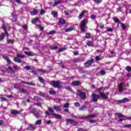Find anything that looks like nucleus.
<instances>
[{"instance_id":"nucleus-20","label":"nucleus","mask_w":131,"mask_h":131,"mask_svg":"<svg viewBox=\"0 0 131 131\" xmlns=\"http://www.w3.org/2000/svg\"><path fill=\"white\" fill-rule=\"evenodd\" d=\"M11 114H14V115H17L20 114V112L17 110H12L11 111Z\"/></svg>"},{"instance_id":"nucleus-43","label":"nucleus","mask_w":131,"mask_h":131,"mask_svg":"<svg viewBox=\"0 0 131 131\" xmlns=\"http://www.w3.org/2000/svg\"><path fill=\"white\" fill-rule=\"evenodd\" d=\"M50 95H56V91H49Z\"/></svg>"},{"instance_id":"nucleus-3","label":"nucleus","mask_w":131,"mask_h":131,"mask_svg":"<svg viewBox=\"0 0 131 131\" xmlns=\"http://www.w3.org/2000/svg\"><path fill=\"white\" fill-rule=\"evenodd\" d=\"M88 20L85 19L81 21L80 26L81 28V30H82V31L83 32H85L86 31V30H85V28H86V24H88Z\"/></svg>"},{"instance_id":"nucleus-9","label":"nucleus","mask_w":131,"mask_h":131,"mask_svg":"<svg viewBox=\"0 0 131 131\" xmlns=\"http://www.w3.org/2000/svg\"><path fill=\"white\" fill-rule=\"evenodd\" d=\"M93 117H96V115L92 114L91 115H88L85 117H81L80 119H88V118H93Z\"/></svg>"},{"instance_id":"nucleus-18","label":"nucleus","mask_w":131,"mask_h":131,"mask_svg":"<svg viewBox=\"0 0 131 131\" xmlns=\"http://www.w3.org/2000/svg\"><path fill=\"white\" fill-rule=\"evenodd\" d=\"M84 14H85V10H83L78 16L79 19H82V17L84 15Z\"/></svg>"},{"instance_id":"nucleus-54","label":"nucleus","mask_w":131,"mask_h":131,"mask_svg":"<svg viewBox=\"0 0 131 131\" xmlns=\"http://www.w3.org/2000/svg\"><path fill=\"white\" fill-rule=\"evenodd\" d=\"M7 42H8V43H14V41L13 39H9L7 40Z\"/></svg>"},{"instance_id":"nucleus-36","label":"nucleus","mask_w":131,"mask_h":131,"mask_svg":"<svg viewBox=\"0 0 131 131\" xmlns=\"http://www.w3.org/2000/svg\"><path fill=\"white\" fill-rule=\"evenodd\" d=\"M126 71H128V72H130L131 71V67L130 66H126Z\"/></svg>"},{"instance_id":"nucleus-52","label":"nucleus","mask_w":131,"mask_h":131,"mask_svg":"<svg viewBox=\"0 0 131 131\" xmlns=\"http://www.w3.org/2000/svg\"><path fill=\"white\" fill-rule=\"evenodd\" d=\"M77 131H88V130L86 129H83V128L80 127V128H79L77 129Z\"/></svg>"},{"instance_id":"nucleus-44","label":"nucleus","mask_w":131,"mask_h":131,"mask_svg":"<svg viewBox=\"0 0 131 131\" xmlns=\"http://www.w3.org/2000/svg\"><path fill=\"white\" fill-rule=\"evenodd\" d=\"M34 115L36 118H39V117H40V114L38 113L34 114Z\"/></svg>"},{"instance_id":"nucleus-30","label":"nucleus","mask_w":131,"mask_h":131,"mask_svg":"<svg viewBox=\"0 0 131 131\" xmlns=\"http://www.w3.org/2000/svg\"><path fill=\"white\" fill-rule=\"evenodd\" d=\"M35 124H36V125H39L41 124V120H37L35 122Z\"/></svg>"},{"instance_id":"nucleus-49","label":"nucleus","mask_w":131,"mask_h":131,"mask_svg":"<svg viewBox=\"0 0 131 131\" xmlns=\"http://www.w3.org/2000/svg\"><path fill=\"white\" fill-rule=\"evenodd\" d=\"M74 106H75L76 107H79V106H80V103H79V102H75L74 103Z\"/></svg>"},{"instance_id":"nucleus-7","label":"nucleus","mask_w":131,"mask_h":131,"mask_svg":"<svg viewBox=\"0 0 131 131\" xmlns=\"http://www.w3.org/2000/svg\"><path fill=\"white\" fill-rule=\"evenodd\" d=\"M72 85H74V86H78V85H80L81 84V83H80V81L78 80L73 81L71 83Z\"/></svg>"},{"instance_id":"nucleus-23","label":"nucleus","mask_w":131,"mask_h":131,"mask_svg":"<svg viewBox=\"0 0 131 131\" xmlns=\"http://www.w3.org/2000/svg\"><path fill=\"white\" fill-rule=\"evenodd\" d=\"M86 109V106L85 105H83L79 108V111H84Z\"/></svg>"},{"instance_id":"nucleus-59","label":"nucleus","mask_w":131,"mask_h":131,"mask_svg":"<svg viewBox=\"0 0 131 131\" xmlns=\"http://www.w3.org/2000/svg\"><path fill=\"white\" fill-rule=\"evenodd\" d=\"M16 3L18 4V5H21V4H23V3L21 2V0H15Z\"/></svg>"},{"instance_id":"nucleus-14","label":"nucleus","mask_w":131,"mask_h":131,"mask_svg":"<svg viewBox=\"0 0 131 131\" xmlns=\"http://www.w3.org/2000/svg\"><path fill=\"white\" fill-rule=\"evenodd\" d=\"M129 101V100L127 98H124L122 100H118V102H119V103H125V102H128Z\"/></svg>"},{"instance_id":"nucleus-24","label":"nucleus","mask_w":131,"mask_h":131,"mask_svg":"<svg viewBox=\"0 0 131 131\" xmlns=\"http://www.w3.org/2000/svg\"><path fill=\"white\" fill-rule=\"evenodd\" d=\"M20 93H23L24 94H28V91L24 89H20Z\"/></svg>"},{"instance_id":"nucleus-39","label":"nucleus","mask_w":131,"mask_h":131,"mask_svg":"<svg viewBox=\"0 0 131 131\" xmlns=\"http://www.w3.org/2000/svg\"><path fill=\"white\" fill-rule=\"evenodd\" d=\"M91 36H92V34H91V33H88L86 34L85 38H91Z\"/></svg>"},{"instance_id":"nucleus-41","label":"nucleus","mask_w":131,"mask_h":131,"mask_svg":"<svg viewBox=\"0 0 131 131\" xmlns=\"http://www.w3.org/2000/svg\"><path fill=\"white\" fill-rule=\"evenodd\" d=\"M118 116L119 118H121L122 117H125V116L124 115L122 114L121 113L118 114Z\"/></svg>"},{"instance_id":"nucleus-13","label":"nucleus","mask_w":131,"mask_h":131,"mask_svg":"<svg viewBox=\"0 0 131 131\" xmlns=\"http://www.w3.org/2000/svg\"><path fill=\"white\" fill-rule=\"evenodd\" d=\"M51 15H52L53 18H58V12L52 11Z\"/></svg>"},{"instance_id":"nucleus-4","label":"nucleus","mask_w":131,"mask_h":131,"mask_svg":"<svg viewBox=\"0 0 131 131\" xmlns=\"http://www.w3.org/2000/svg\"><path fill=\"white\" fill-rule=\"evenodd\" d=\"M66 122H68V123H69V124L73 125V126H76L77 125H78V122L75 121V120H73L72 119H67Z\"/></svg>"},{"instance_id":"nucleus-60","label":"nucleus","mask_w":131,"mask_h":131,"mask_svg":"<svg viewBox=\"0 0 131 131\" xmlns=\"http://www.w3.org/2000/svg\"><path fill=\"white\" fill-rule=\"evenodd\" d=\"M102 90H103V86H101L100 88L97 89V91L99 93H100V92H102Z\"/></svg>"},{"instance_id":"nucleus-5","label":"nucleus","mask_w":131,"mask_h":131,"mask_svg":"<svg viewBox=\"0 0 131 131\" xmlns=\"http://www.w3.org/2000/svg\"><path fill=\"white\" fill-rule=\"evenodd\" d=\"M77 94L81 100H84L86 97V94L84 92H81L80 90L77 91Z\"/></svg>"},{"instance_id":"nucleus-56","label":"nucleus","mask_w":131,"mask_h":131,"mask_svg":"<svg viewBox=\"0 0 131 131\" xmlns=\"http://www.w3.org/2000/svg\"><path fill=\"white\" fill-rule=\"evenodd\" d=\"M48 111H49V112H51V113H54V110H53V108H52V107H48Z\"/></svg>"},{"instance_id":"nucleus-28","label":"nucleus","mask_w":131,"mask_h":131,"mask_svg":"<svg viewBox=\"0 0 131 131\" xmlns=\"http://www.w3.org/2000/svg\"><path fill=\"white\" fill-rule=\"evenodd\" d=\"M29 127L31 129V130H34V129H35V128H36V127H35L34 126H33V125H32V124H30Z\"/></svg>"},{"instance_id":"nucleus-45","label":"nucleus","mask_w":131,"mask_h":131,"mask_svg":"<svg viewBox=\"0 0 131 131\" xmlns=\"http://www.w3.org/2000/svg\"><path fill=\"white\" fill-rule=\"evenodd\" d=\"M8 70H9L10 72L14 73V70L13 69V68L8 67Z\"/></svg>"},{"instance_id":"nucleus-34","label":"nucleus","mask_w":131,"mask_h":131,"mask_svg":"<svg viewBox=\"0 0 131 131\" xmlns=\"http://www.w3.org/2000/svg\"><path fill=\"white\" fill-rule=\"evenodd\" d=\"M113 19L115 23H119V22H120L119 19H118L117 18L114 17Z\"/></svg>"},{"instance_id":"nucleus-58","label":"nucleus","mask_w":131,"mask_h":131,"mask_svg":"<svg viewBox=\"0 0 131 131\" xmlns=\"http://www.w3.org/2000/svg\"><path fill=\"white\" fill-rule=\"evenodd\" d=\"M32 73H33V74H34V75H38V73H37V72H36L35 71H32Z\"/></svg>"},{"instance_id":"nucleus-33","label":"nucleus","mask_w":131,"mask_h":131,"mask_svg":"<svg viewBox=\"0 0 131 131\" xmlns=\"http://www.w3.org/2000/svg\"><path fill=\"white\" fill-rule=\"evenodd\" d=\"M5 38V33H2L0 36V40H3Z\"/></svg>"},{"instance_id":"nucleus-55","label":"nucleus","mask_w":131,"mask_h":131,"mask_svg":"<svg viewBox=\"0 0 131 131\" xmlns=\"http://www.w3.org/2000/svg\"><path fill=\"white\" fill-rule=\"evenodd\" d=\"M13 68H14V69H15V70H17V69L18 70H20V67H18L17 66H13Z\"/></svg>"},{"instance_id":"nucleus-31","label":"nucleus","mask_w":131,"mask_h":131,"mask_svg":"<svg viewBox=\"0 0 131 131\" xmlns=\"http://www.w3.org/2000/svg\"><path fill=\"white\" fill-rule=\"evenodd\" d=\"M37 21H38V17H36L35 19H33V20H32L31 22L32 23L34 24L35 23H36Z\"/></svg>"},{"instance_id":"nucleus-38","label":"nucleus","mask_w":131,"mask_h":131,"mask_svg":"<svg viewBox=\"0 0 131 131\" xmlns=\"http://www.w3.org/2000/svg\"><path fill=\"white\" fill-rule=\"evenodd\" d=\"M100 75H105L106 74V71L104 70H101L100 72Z\"/></svg>"},{"instance_id":"nucleus-51","label":"nucleus","mask_w":131,"mask_h":131,"mask_svg":"<svg viewBox=\"0 0 131 131\" xmlns=\"http://www.w3.org/2000/svg\"><path fill=\"white\" fill-rule=\"evenodd\" d=\"M59 65H60L62 68H65V66H64V64H63V62L60 61L59 63H58Z\"/></svg>"},{"instance_id":"nucleus-21","label":"nucleus","mask_w":131,"mask_h":131,"mask_svg":"<svg viewBox=\"0 0 131 131\" xmlns=\"http://www.w3.org/2000/svg\"><path fill=\"white\" fill-rule=\"evenodd\" d=\"M14 62H16V63H22V60H21V59L18 58V57H14Z\"/></svg>"},{"instance_id":"nucleus-29","label":"nucleus","mask_w":131,"mask_h":131,"mask_svg":"<svg viewBox=\"0 0 131 131\" xmlns=\"http://www.w3.org/2000/svg\"><path fill=\"white\" fill-rule=\"evenodd\" d=\"M38 13V11L37 10H34L33 12H31V15L32 16H34V15H36Z\"/></svg>"},{"instance_id":"nucleus-37","label":"nucleus","mask_w":131,"mask_h":131,"mask_svg":"<svg viewBox=\"0 0 131 131\" xmlns=\"http://www.w3.org/2000/svg\"><path fill=\"white\" fill-rule=\"evenodd\" d=\"M2 28V29H3V30H4L5 31H7V27L6 26V25H5V24H4V23L3 24Z\"/></svg>"},{"instance_id":"nucleus-64","label":"nucleus","mask_w":131,"mask_h":131,"mask_svg":"<svg viewBox=\"0 0 131 131\" xmlns=\"http://www.w3.org/2000/svg\"><path fill=\"white\" fill-rule=\"evenodd\" d=\"M73 53L75 56H77V55H78V51H74Z\"/></svg>"},{"instance_id":"nucleus-1","label":"nucleus","mask_w":131,"mask_h":131,"mask_svg":"<svg viewBox=\"0 0 131 131\" xmlns=\"http://www.w3.org/2000/svg\"><path fill=\"white\" fill-rule=\"evenodd\" d=\"M92 100L90 101L91 103H92V102H98V100H99L100 98H102L103 100H107V99H108V96L106 95L104 92H101L99 95L96 93H92Z\"/></svg>"},{"instance_id":"nucleus-19","label":"nucleus","mask_w":131,"mask_h":131,"mask_svg":"<svg viewBox=\"0 0 131 131\" xmlns=\"http://www.w3.org/2000/svg\"><path fill=\"white\" fill-rule=\"evenodd\" d=\"M25 54H26L27 56H34V53H33L31 52L25 51Z\"/></svg>"},{"instance_id":"nucleus-40","label":"nucleus","mask_w":131,"mask_h":131,"mask_svg":"<svg viewBox=\"0 0 131 131\" xmlns=\"http://www.w3.org/2000/svg\"><path fill=\"white\" fill-rule=\"evenodd\" d=\"M60 4H61V1H57L53 5V7H56L57 5H60Z\"/></svg>"},{"instance_id":"nucleus-15","label":"nucleus","mask_w":131,"mask_h":131,"mask_svg":"<svg viewBox=\"0 0 131 131\" xmlns=\"http://www.w3.org/2000/svg\"><path fill=\"white\" fill-rule=\"evenodd\" d=\"M123 85V83H120V84L118 86L119 92H122L123 91V88L122 86Z\"/></svg>"},{"instance_id":"nucleus-57","label":"nucleus","mask_w":131,"mask_h":131,"mask_svg":"<svg viewBox=\"0 0 131 131\" xmlns=\"http://www.w3.org/2000/svg\"><path fill=\"white\" fill-rule=\"evenodd\" d=\"M28 84H29V85H33V86H35L36 85L35 83L29 82H28Z\"/></svg>"},{"instance_id":"nucleus-16","label":"nucleus","mask_w":131,"mask_h":131,"mask_svg":"<svg viewBox=\"0 0 131 131\" xmlns=\"http://www.w3.org/2000/svg\"><path fill=\"white\" fill-rule=\"evenodd\" d=\"M59 24H61V25H64L66 24V20L64 19H60L58 21Z\"/></svg>"},{"instance_id":"nucleus-48","label":"nucleus","mask_w":131,"mask_h":131,"mask_svg":"<svg viewBox=\"0 0 131 131\" xmlns=\"http://www.w3.org/2000/svg\"><path fill=\"white\" fill-rule=\"evenodd\" d=\"M121 27L123 29V30H124V29H125V28H126V27L123 23H121Z\"/></svg>"},{"instance_id":"nucleus-46","label":"nucleus","mask_w":131,"mask_h":131,"mask_svg":"<svg viewBox=\"0 0 131 131\" xmlns=\"http://www.w3.org/2000/svg\"><path fill=\"white\" fill-rule=\"evenodd\" d=\"M37 71H39V72H42V73H43V74H45V73H46V71H45V70H42L41 69H38Z\"/></svg>"},{"instance_id":"nucleus-10","label":"nucleus","mask_w":131,"mask_h":131,"mask_svg":"<svg viewBox=\"0 0 131 131\" xmlns=\"http://www.w3.org/2000/svg\"><path fill=\"white\" fill-rule=\"evenodd\" d=\"M52 115L54 116V118H56V119H61L62 118V116L57 114L53 113Z\"/></svg>"},{"instance_id":"nucleus-50","label":"nucleus","mask_w":131,"mask_h":131,"mask_svg":"<svg viewBox=\"0 0 131 131\" xmlns=\"http://www.w3.org/2000/svg\"><path fill=\"white\" fill-rule=\"evenodd\" d=\"M94 3H95L96 4H101V3L102 2V1L100 0H93Z\"/></svg>"},{"instance_id":"nucleus-35","label":"nucleus","mask_w":131,"mask_h":131,"mask_svg":"<svg viewBox=\"0 0 131 131\" xmlns=\"http://www.w3.org/2000/svg\"><path fill=\"white\" fill-rule=\"evenodd\" d=\"M16 56L18 58H22V59H24V58H25V55H22L19 54H17Z\"/></svg>"},{"instance_id":"nucleus-2","label":"nucleus","mask_w":131,"mask_h":131,"mask_svg":"<svg viewBox=\"0 0 131 131\" xmlns=\"http://www.w3.org/2000/svg\"><path fill=\"white\" fill-rule=\"evenodd\" d=\"M61 82L59 81H51L50 82V84L52 85L55 89H61L62 88V85L60 84Z\"/></svg>"},{"instance_id":"nucleus-32","label":"nucleus","mask_w":131,"mask_h":131,"mask_svg":"<svg viewBox=\"0 0 131 131\" xmlns=\"http://www.w3.org/2000/svg\"><path fill=\"white\" fill-rule=\"evenodd\" d=\"M35 112H36V108H33L32 110L30 111V113H32V114H35Z\"/></svg>"},{"instance_id":"nucleus-27","label":"nucleus","mask_w":131,"mask_h":131,"mask_svg":"<svg viewBox=\"0 0 131 131\" xmlns=\"http://www.w3.org/2000/svg\"><path fill=\"white\" fill-rule=\"evenodd\" d=\"M56 33H57L56 31L52 30V31H50V32L47 33V34L48 35H50V34H56Z\"/></svg>"},{"instance_id":"nucleus-62","label":"nucleus","mask_w":131,"mask_h":131,"mask_svg":"<svg viewBox=\"0 0 131 131\" xmlns=\"http://www.w3.org/2000/svg\"><path fill=\"white\" fill-rule=\"evenodd\" d=\"M90 18H91V19H93V20H95V19H96V15H91L90 16Z\"/></svg>"},{"instance_id":"nucleus-12","label":"nucleus","mask_w":131,"mask_h":131,"mask_svg":"<svg viewBox=\"0 0 131 131\" xmlns=\"http://www.w3.org/2000/svg\"><path fill=\"white\" fill-rule=\"evenodd\" d=\"M53 108L55 111H59V112H61V111H62V109H61V106H60L54 105L53 106Z\"/></svg>"},{"instance_id":"nucleus-25","label":"nucleus","mask_w":131,"mask_h":131,"mask_svg":"<svg viewBox=\"0 0 131 131\" xmlns=\"http://www.w3.org/2000/svg\"><path fill=\"white\" fill-rule=\"evenodd\" d=\"M87 45L89 47H93V46H94V42L93 41H89L87 42Z\"/></svg>"},{"instance_id":"nucleus-26","label":"nucleus","mask_w":131,"mask_h":131,"mask_svg":"<svg viewBox=\"0 0 131 131\" xmlns=\"http://www.w3.org/2000/svg\"><path fill=\"white\" fill-rule=\"evenodd\" d=\"M50 49H51V50H57L58 49V46L53 45L50 46Z\"/></svg>"},{"instance_id":"nucleus-61","label":"nucleus","mask_w":131,"mask_h":131,"mask_svg":"<svg viewBox=\"0 0 131 131\" xmlns=\"http://www.w3.org/2000/svg\"><path fill=\"white\" fill-rule=\"evenodd\" d=\"M66 89L68 91H69V92H72V89L71 88L70 86H68V87L66 88Z\"/></svg>"},{"instance_id":"nucleus-42","label":"nucleus","mask_w":131,"mask_h":131,"mask_svg":"<svg viewBox=\"0 0 131 131\" xmlns=\"http://www.w3.org/2000/svg\"><path fill=\"white\" fill-rule=\"evenodd\" d=\"M22 27L25 30H27L28 29V26H27V25H24L22 26Z\"/></svg>"},{"instance_id":"nucleus-63","label":"nucleus","mask_w":131,"mask_h":131,"mask_svg":"<svg viewBox=\"0 0 131 131\" xmlns=\"http://www.w3.org/2000/svg\"><path fill=\"white\" fill-rule=\"evenodd\" d=\"M131 124H127L123 126V127L126 128L127 127H130Z\"/></svg>"},{"instance_id":"nucleus-8","label":"nucleus","mask_w":131,"mask_h":131,"mask_svg":"<svg viewBox=\"0 0 131 131\" xmlns=\"http://www.w3.org/2000/svg\"><path fill=\"white\" fill-rule=\"evenodd\" d=\"M110 53H108V56L109 58H113V57H115L116 56V53L114 51H110Z\"/></svg>"},{"instance_id":"nucleus-11","label":"nucleus","mask_w":131,"mask_h":131,"mask_svg":"<svg viewBox=\"0 0 131 131\" xmlns=\"http://www.w3.org/2000/svg\"><path fill=\"white\" fill-rule=\"evenodd\" d=\"M2 57L7 61L8 64H12V61L10 60V58H9V57L5 55H3Z\"/></svg>"},{"instance_id":"nucleus-53","label":"nucleus","mask_w":131,"mask_h":131,"mask_svg":"<svg viewBox=\"0 0 131 131\" xmlns=\"http://www.w3.org/2000/svg\"><path fill=\"white\" fill-rule=\"evenodd\" d=\"M78 72L79 73H81V74H83V73H84L85 72L83 69H79Z\"/></svg>"},{"instance_id":"nucleus-47","label":"nucleus","mask_w":131,"mask_h":131,"mask_svg":"<svg viewBox=\"0 0 131 131\" xmlns=\"http://www.w3.org/2000/svg\"><path fill=\"white\" fill-rule=\"evenodd\" d=\"M70 105V104H69V103H67L63 104V108H68V107H69Z\"/></svg>"},{"instance_id":"nucleus-6","label":"nucleus","mask_w":131,"mask_h":131,"mask_svg":"<svg viewBox=\"0 0 131 131\" xmlns=\"http://www.w3.org/2000/svg\"><path fill=\"white\" fill-rule=\"evenodd\" d=\"M94 63H95V60H94V58H92L91 60H88L84 63V66L85 67H90L91 64H94Z\"/></svg>"},{"instance_id":"nucleus-17","label":"nucleus","mask_w":131,"mask_h":131,"mask_svg":"<svg viewBox=\"0 0 131 131\" xmlns=\"http://www.w3.org/2000/svg\"><path fill=\"white\" fill-rule=\"evenodd\" d=\"M38 79L41 83L45 84V83L46 82V81L43 79V78H42V77L40 76L38 77Z\"/></svg>"},{"instance_id":"nucleus-22","label":"nucleus","mask_w":131,"mask_h":131,"mask_svg":"<svg viewBox=\"0 0 131 131\" xmlns=\"http://www.w3.org/2000/svg\"><path fill=\"white\" fill-rule=\"evenodd\" d=\"M72 30H74V28L72 27L68 28L65 29V32H70V31H72Z\"/></svg>"}]
</instances>
